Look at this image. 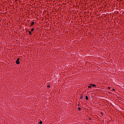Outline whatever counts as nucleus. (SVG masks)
<instances>
[{"mask_svg": "<svg viewBox=\"0 0 124 124\" xmlns=\"http://www.w3.org/2000/svg\"><path fill=\"white\" fill-rule=\"evenodd\" d=\"M33 25H34V22H32L31 24V27H32V26H33Z\"/></svg>", "mask_w": 124, "mask_h": 124, "instance_id": "f257e3e1", "label": "nucleus"}, {"mask_svg": "<svg viewBox=\"0 0 124 124\" xmlns=\"http://www.w3.org/2000/svg\"><path fill=\"white\" fill-rule=\"evenodd\" d=\"M16 64H20V62L16 60Z\"/></svg>", "mask_w": 124, "mask_h": 124, "instance_id": "f03ea898", "label": "nucleus"}, {"mask_svg": "<svg viewBox=\"0 0 124 124\" xmlns=\"http://www.w3.org/2000/svg\"><path fill=\"white\" fill-rule=\"evenodd\" d=\"M90 86H92V87H96V85H95V84H90Z\"/></svg>", "mask_w": 124, "mask_h": 124, "instance_id": "7ed1b4c3", "label": "nucleus"}, {"mask_svg": "<svg viewBox=\"0 0 124 124\" xmlns=\"http://www.w3.org/2000/svg\"><path fill=\"white\" fill-rule=\"evenodd\" d=\"M29 35H31L32 34L31 33V31H29Z\"/></svg>", "mask_w": 124, "mask_h": 124, "instance_id": "20e7f679", "label": "nucleus"}, {"mask_svg": "<svg viewBox=\"0 0 124 124\" xmlns=\"http://www.w3.org/2000/svg\"><path fill=\"white\" fill-rule=\"evenodd\" d=\"M85 99H86V100H89V97H88V96H86V97H85Z\"/></svg>", "mask_w": 124, "mask_h": 124, "instance_id": "39448f33", "label": "nucleus"}, {"mask_svg": "<svg viewBox=\"0 0 124 124\" xmlns=\"http://www.w3.org/2000/svg\"><path fill=\"white\" fill-rule=\"evenodd\" d=\"M34 31V29L32 28L31 30V31Z\"/></svg>", "mask_w": 124, "mask_h": 124, "instance_id": "423d86ee", "label": "nucleus"}, {"mask_svg": "<svg viewBox=\"0 0 124 124\" xmlns=\"http://www.w3.org/2000/svg\"><path fill=\"white\" fill-rule=\"evenodd\" d=\"M88 88H92V85H91V84H90V86H88Z\"/></svg>", "mask_w": 124, "mask_h": 124, "instance_id": "0eeeda50", "label": "nucleus"}, {"mask_svg": "<svg viewBox=\"0 0 124 124\" xmlns=\"http://www.w3.org/2000/svg\"><path fill=\"white\" fill-rule=\"evenodd\" d=\"M42 124V122L41 121H40L39 124Z\"/></svg>", "mask_w": 124, "mask_h": 124, "instance_id": "6e6552de", "label": "nucleus"}, {"mask_svg": "<svg viewBox=\"0 0 124 124\" xmlns=\"http://www.w3.org/2000/svg\"><path fill=\"white\" fill-rule=\"evenodd\" d=\"M80 99H83V96H80Z\"/></svg>", "mask_w": 124, "mask_h": 124, "instance_id": "1a4fd4ad", "label": "nucleus"}, {"mask_svg": "<svg viewBox=\"0 0 124 124\" xmlns=\"http://www.w3.org/2000/svg\"><path fill=\"white\" fill-rule=\"evenodd\" d=\"M78 110H79V111H81V108H78Z\"/></svg>", "mask_w": 124, "mask_h": 124, "instance_id": "9d476101", "label": "nucleus"}, {"mask_svg": "<svg viewBox=\"0 0 124 124\" xmlns=\"http://www.w3.org/2000/svg\"><path fill=\"white\" fill-rule=\"evenodd\" d=\"M50 85H48L47 86V88H50Z\"/></svg>", "mask_w": 124, "mask_h": 124, "instance_id": "9b49d317", "label": "nucleus"}, {"mask_svg": "<svg viewBox=\"0 0 124 124\" xmlns=\"http://www.w3.org/2000/svg\"><path fill=\"white\" fill-rule=\"evenodd\" d=\"M16 61H20V59L18 58Z\"/></svg>", "mask_w": 124, "mask_h": 124, "instance_id": "f8f14e48", "label": "nucleus"}, {"mask_svg": "<svg viewBox=\"0 0 124 124\" xmlns=\"http://www.w3.org/2000/svg\"><path fill=\"white\" fill-rule=\"evenodd\" d=\"M112 91L114 92V91H115V89H112Z\"/></svg>", "mask_w": 124, "mask_h": 124, "instance_id": "ddd939ff", "label": "nucleus"}, {"mask_svg": "<svg viewBox=\"0 0 124 124\" xmlns=\"http://www.w3.org/2000/svg\"><path fill=\"white\" fill-rule=\"evenodd\" d=\"M108 89L109 90H110V87H108Z\"/></svg>", "mask_w": 124, "mask_h": 124, "instance_id": "4468645a", "label": "nucleus"}, {"mask_svg": "<svg viewBox=\"0 0 124 124\" xmlns=\"http://www.w3.org/2000/svg\"><path fill=\"white\" fill-rule=\"evenodd\" d=\"M89 120H91V118H90V119H89Z\"/></svg>", "mask_w": 124, "mask_h": 124, "instance_id": "2eb2a0df", "label": "nucleus"}]
</instances>
